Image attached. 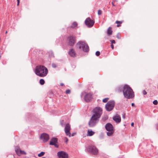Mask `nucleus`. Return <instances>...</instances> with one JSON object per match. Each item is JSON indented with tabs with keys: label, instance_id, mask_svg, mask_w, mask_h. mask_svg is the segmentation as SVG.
Returning <instances> with one entry per match:
<instances>
[{
	"label": "nucleus",
	"instance_id": "f257e3e1",
	"mask_svg": "<svg viewBox=\"0 0 158 158\" xmlns=\"http://www.w3.org/2000/svg\"><path fill=\"white\" fill-rule=\"evenodd\" d=\"M124 88L123 93L124 97L128 99L132 98L134 97V92L129 86L126 85H125Z\"/></svg>",
	"mask_w": 158,
	"mask_h": 158
},
{
	"label": "nucleus",
	"instance_id": "f03ea898",
	"mask_svg": "<svg viewBox=\"0 0 158 158\" xmlns=\"http://www.w3.org/2000/svg\"><path fill=\"white\" fill-rule=\"evenodd\" d=\"M77 46L79 49L82 50L84 52H88L89 51V46L84 41H79L77 43Z\"/></svg>",
	"mask_w": 158,
	"mask_h": 158
},
{
	"label": "nucleus",
	"instance_id": "7ed1b4c3",
	"mask_svg": "<svg viewBox=\"0 0 158 158\" xmlns=\"http://www.w3.org/2000/svg\"><path fill=\"white\" fill-rule=\"evenodd\" d=\"M99 118L92 115L88 122L89 126L93 127L96 125L99 121Z\"/></svg>",
	"mask_w": 158,
	"mask_h": 158
},
{
	"label": "nucleus",
	"instance_id": "20e7f679",
	"mask_svg": "<svg viewBox=\"0 0 158 158\" xmlns=\"http://www.w3.org/2000/svg\"><path fill=\"white\" fill-rule=\"evenodd\" d=\"M93 114L95 117L99 118L102 114V109L99 107H96L94 108L93 111Z\"/></svg>",
	"mask_w": 158,
	"mask_h": 158
},
{
	"label": "nucleus",
	"instance_id": "39448f33",
	"mask_svg": "<svg viewBox=\"0 0 158 158\" xmlns=\"http://www.w3.org/2000/svg\"><path fill=\"white\" fill-rule=\"evenodd\" d=\"M115 102L114 100H110L105 105L106 110L107 111H111L114 108L115 105Z\"/></svg>",
	"mask_w": 158,
	"mask_h": 158
},
{
	"label": "nucleus",
	"instance_id": "423d86ee",
	"mask_svg": "<svg viewBox=\"0 0 158 158\" xmlns=\"http://www.w3.org/2000/svg\"><path fill=\"white\" fill-rule=\"evenodd\" d=\"M67 41L69 45L73 47L76 41V37L73 35H70L68 36Z\"/></svg>",
	"mask_w": 158,
	"mask_h": 158
},
{
	"label": "nucleus",
	"instance_id": "0eeeda50",
	"mask_svg": "<svg viewBox=\"0 0 158 158\" xmlns=\"http://www.w3.org/2000/svg\"><path fill=\"white\" fill-rule=\"evenodd\" d=\"M35 74L40 77H45L48 73V70H34Z\"/></svg>",
	"mask_w": 158,
	"mask_h": 158
},
{
	"label": "nucleus",
	"instance_id": "6e6552de",
	"mask_svg": "<svg viewBox=\"0 0 158 158\" xmlns=\"http://www.w3.org/2000/svg\"><path fill=\"white\" fill-rule=\"evenodd\" d=\"M88 152L93 155H96L98 152V150L94 146L90 145L87 148Z\"/></svg>",
	"mask_w": 158,
	"mask_h": 158
},
{
	"label": "nucleus",
	"instance_id": "1a4fd4ad",
	"mask_svg": "<svg viewBox=\"0 0 158 158\" xmlns=\"http://www.w3.org/2000/svg\"><path fill=\"white\" fill-rule=\"evenodd\" d=\"M70 125L69 123H67L65 125V127L64 128V131L66 135L68 136L69 137L73 136H74L75 133H73L71 135V134L70 132Z\"/></svg>",
	"mask_w": 158,
	"mask_h": 158
},
{
	"label": "nucleus",
	"instance_id": "9d476101",
	"mask_svg": "<svg viewBox=\"0 0 158 158\" xmlns=\"http://www.w3.org/2000/svg\"><path fill=\"white\" fill-rule=\"evenodd\" d=\"M85 22L86 26L89 28L92 27L95 23L94 21L92 20L89 17L86 18Z\"/></svg>",
	"mask_w": 158,
	"mask_h": 158
},
{
	"label": "nucleus",
	"instance_id": "9b49d317",
	"mask_svg": "<svg viewBox=\"0 0 158 158\" xmlns=\"http://www.w3.org/2000/svg\"><path fill=\"white\" fill-rule=\"evenodd\" d=\"M58 143V139L57 138L52 137L50 140L49 144L51 145H54L56 148L59 147V145L57 144Z\"/></svg>",
	"mask_w": 158,
	"mask_h": 158
},
{
	"label": "nucleus",
	"instance_id": "f8f14e48",
	"mask_svg": "<svg viewBox=\"0 0 158 158\" xmlns=\"http://www.w3.org/2000/svg\"><path fill=\"white\" fill-rule=\"evenodd\" d=\"M57 155L59 158H68V154L64 151L58 152Z\"/></svg>",
	"mask_w": 158,
	"mask_h": 158
},
{
	"label": "nucleus",
	"instance_id": "ddd939ff",
	"mask_svg": "<svg viewBox=\"0 0 158 158\" xmlns=\"http://www.w3.org/2000/svg\"><path fill=\"white\" fill-rule=\"evenodd\" d=\"M40 138L44 142H45L49 139V136L48 134L45 133H43L41 135Z\"/></svg>",
	"mask_w": 158,
	"mask_h": 158
},
{
	"label": "nucleus",
	"instance_id": "4468645a",
	"mask_svg": "<svg viewBox=\"0 0 158 158\" xmlns=\"http://www.w3.org/2000/svg\"><path fill=\"white\" fill-rule=\"evenodd\" d=\"M93 98L92 95L90 93L87 94L84 97V99L87 102H90Z\"/></svg>",
	"mask_w": 158,
	"mask_h": 158
},
{
	"label": "nucleus",
	"instance_id": "2eb2a0df",
	"mask_svg": "<svg viewBox=\"0 0 158 158\" xmlns=\"http://www.w3.org/2000/svg\"><path fill=\"white\" fill-rule=\"evenodd\" d=\"M106 130L107 131H114L113 127L112 125L110 123H107L105 126Z\"/></svg>",
	"mask_w": 158,
	"mask_h": 158
},
{
	"label": "nucleus",
	"instance_id": "dca6fc26",
	"mask_svg": "<svg viewBox=\"0 0 158 158\" xmlns=\"http://www.w3.org/2000/svg\"><path fill=\"white\" fill-rule=\"evenodd\" d=\"M113 119L117 123H119L121 121V117L118 114L116 115L113 117Z\"/></svg>",
	"mask_w": 158,
	"mask_h": 158
},
{
	"label": "nucleus",
	"instance_id": "f3484780",
	"mask_svg": "<svg viewBox=\"0 0 158 158\" xmlns=\"http://www.w3.org/2000/svg\"><path fill=\"white\" fill-rule=\"evenodd\" d=\"M69 55L72 57L76 56V53L74 50L73 48L70 49L69 52Z\"/></svg>",
	"mask_w": 158,
	"mask_h": 158
},
{
	"label": "nucleus",
	"instance_id": "a211bd4d",
	"mask_svg": "<svg viewBox=\"0 0 158 158\" xmlns=\"http://www.w3.org/2000/svg\"><path fill=\"white\" fill-rule=\"evenodd\" d=\"M124 86H123V85L119 86L117 87L116 89L117 91L118 92H120L122 91L123 92V89H124Z\"/></svg>",
	"mask_w": 158,
	"mask_h": 158
},
{
	"label": "nucleus",
	"instance_id": "6ab92c4d",
	"mask_svg": "<svg viewBox=\"0 0 158 158\" xmlns=\"http://www.w3.org/2000/svg\"><path fill=\"white\" fill-rule=\"evenodd\" d=\"M77 23L76 22H74L72 23L70 27H69V28L71 27L73 29H74L77 27ZM68 28H69V27H68Z\"/></svg>",
	"mask_w": 158,
	"mask_h": 158
},
{
	"label": "nucleus",
	"instance_id": "aec40b11",
	"mask_svg": "<svg viewBox=\"0 0 158 158\" xmlns=\"http://www.w3.org/2000/svg\"><path fill=\"white\" fill-rule=\"evenodd\" d=\"M95 132L93 131L91 129H89L88 131V136H92L93 135Z\"/></svg>",
	"mask_w": 158,
	"mask_h": 158
},
{
	"label": "nucleus",
	"instance_id": "412c9836",
	"mask_svg": "<svg viewBox=\"0 0 158 158\" xmlns=\"http://www.w3.org/2000/svg\"><path fill=\"white\" fill-rule=\"evenodd\" d=\"M112 28L111 27H109L107 30V34L108 35H110L112 34Z\"/></svg>",
	"mask_w": 158,
	"mask_h": 158
},
{
	"label": "nucleus",
	"instance_id": "4be33fe9",
	"mask_svg": "<svg viewBox=\"0 0 158 158\" xmlns=\"http://www.w3.org/2000/svg\"><path fill=\"white\" fill-rule=\"evenodd\" d=\"M35 69H47L44 66L42 65L37 66L36 67Z\"/></svg>",
	"mask_w": 158,
	"mask_h": 158
},
{
	"label": "nucleus",
	"instance_id": "5701e85b",
	"mask_svg": "<svg viewBox=\"0 0 158 158\" xmlns=\"http://www.w3.org/2000/svg\"><path fill=\"white\" fill-rule=\"evenodd\" d=\"M21 150L19 148H16L15 149V152L18 156H21Z\"/></svg>",
	"mask_w": 158,
	"mask_h": 158
},
{
	"label": "nucleus",
	"instance_id": "b1692460",
	"mask_svg": "<svg viewBox=\"0 0 158 158\" xmlns=\"http://www.w3.org/2000/svg\"><path fill=\"white\" fill-rule=\"evenodd\" d=\"M108 131V132H107L106 134L108 136H110L112 135L114 132V131Z\"/></svg>",
	"mask_w": 158,
	"mask_h": 158
},
{
	"label": "nucleus",
	"instance_id": "393cba45",
	"mask_svg": "<svg viewBox=\"0 0 158 158\" xmlns=\"http://www.w3.org/2000/svg\"><path fill=\"white\" fill-rule=\"evenodd\" d=\"M49 56L50 58L54 57L53 52L52 51H50L48 52Z\"/></svg>",
	"mask_w": 158,
	"mask_h": 158
},
{
	"label": "nucleus",
	"instance_id": "a878e982",
	"mask_svg": "<svg viewBox=\"0 0 158 158\" xmlns=\"http://www.w3.org/2000/svg\"><path fill=\"white\" fill-rule=\"evenodd\" d=\"M115 23L117 24H118L117 25V27H119L120 26V24H121L122 23V22L118 21H116L115 22Z\"/></svg>",
	"mask_w": 158,
	"mask_h": 158
},
{
	"label": "nucleus",
	"instance_id": "bb28decb",
	"mask_svg": "<svg viewBox=\"0 0 158 158\" xmlns=\"http://www.w3.org/2000/svg\"><path fill=\"white\" fill-rule=\"evenodd\" d=\"M45 83L44 80L43 79H40V83L41 85H43Z\"/></svg>",
	"mask_w": 158,
	"mask_h": 158
},
{
	"label": "nucleus",
	"instance_id": "cd10ccee",
	"mask_svg": "<svg viewBox=\"0 0 158 158\" xmlns=\"http://www.w3.org/2000/svg\"><path fill=\"white\" fill-rule=\"evenodd\" d=\"M45 154V152H42L39 154H38V156L39 157H41L44 156Z\"/></svg>",
	"mask_w": 158,
	"mask_h": 158
},
{
	"label": "nucleus",
	"instance_id": "c85d7f7f",
	"mask_svg": "<svg viewBox=\"0 0 158 158\" xmlns=\"http://www.w3.org/2000/svg\"><path fill=\"white\" fill-rule=\"evenodd\" d=\"M109 99V98H105L104 99H103L102 100V102H103L106 103V102Z\"/></svg>",
	"mask_w": 158,
	"mask_h": 158
},
{
	"label": "nucleus",
	"instance_id": "c756f323",
	"mask_svg": "<svg viewBox=\"0 0 158 158\" xmlns=\"http://www.w3.org/2000/svg\"><path fill=\"white\" fill-rule=\"evenodd\" d=\"M99 138L100 139H102L104 138V135L102 133H101L99 136Z\"/></svg>",
	"mask_w": 158,
	"mask_h": 158
},
{
	"label": "nucleus",
	"instance_id": "7c9ffc66",
	"mask_svg": "<svg viewBox=\"0 0 158 158\" xmlns=\"http://www.w3.org/2000/svg\"><path fill=\"white\" fill-rule=\"evenodd\" d=\"M116 37L117 38L119 39H120L121 38V36H120V34L119 33H118L117 35H116Z\"/></svg>",
	"mask_w": 158,
	"mask_h": 158
},
{
	"label": "nucleus",
	"instance_id": "2f4dec72",
	"mask_svg": "<svg viewBox=\"0 0 158 158\" xmlns=\"http://www.w3.org/2000/svg\"><path fill=\"white\" fill-rule=\"evenodd\" d=\"M70 90L69 89H67L65 91V93L66 94H70Z\"/></svg>",
	"mask_w": 158,
	"mask_h": 158
},
{
	"label": "nucleus",
	"instance_id": "473e14b6",
	"mask_svg": "<svg viewBox=\"0 0 158 158\" xmlns=\"http://www.w3.org/2000/svg\"><path fill=\"white\" fill-rule=\"evenodd\" d=\"M158 101L157 100H154L153 102V104L155 105H157L158 104Z\"/></svg>",
	"mask_w": 158,
	"mask_h": 158
},
{
	"label": "nucleus",
	"instance_id": "72a5a7b5",
	"mask_svg": "<svg viewBox=\"0 0 158 158\" xmlns=\"http://www.w3.org/2000/svg\"><path fill=\"white\" fill-rule=\"evenodd\" d=\"M100 53L99 51H97L95 53V54L97 56H98L100 55Z\"/></svg>",
	"mask_w": 158,
	"mask_h": 158
},
{
	"label": "nucleus",
	"instance_id": "f704fd0d",
	"mask_svg": "<svg viewBox=\"0 0 158 158\" xmlns=\"http://www.w3.org/2000/svg\"><path fill=\"white\" fill-rule=\"evenodd\" d=\"M21 154L26 155V153L24 151L21 150Z\"/></svg>",
	"mask_w": 158,
	"mask_h": 158
},
{
	"label": "nucleus",
	"instance_id": "c9c22d12",
	"mask_svg": "<svg viewBox=\"0 0 158 158\" xmlns=\"http://www.w3.org/2000/svg\"><path fill=\"white\" fill-rule=\"evenodd\" d=\"M102 11L101 10H99L98 11V15H100L102 14Z\"/></svg>",
	"mask_w": 158,
	"mask_h": 158
},
{
	"label": "nucleus",
	"instance_id": "e433bc0d",
	"mask_svg": "<svg viewBox=\"0 0 158 158\" xmlns=\"http://www.w3.org/2000/svg\"><path fill=\"white\" fill-rule=\"evenodd\" d=\"M52 66L53 68H55L56 67V64H52Z\"/></svg>",
	"mask_w": 158,
	"mask_h": 158
},
{
	"label": "nucleus",
	"instance_id": "4c0bfd02",
	"mask_svg": "<svg viewBox=\"0 0 158 158\" xmlns=\"http://www.w3.org/2000/svg\"><path fill=\"white\" fill-rule=\"evenodd\" d=\"M110 41L111 43V44H115V41L114 40H111Z\"/></svg>",
	"mask_w": 158,
	"mask_h": 158
},
{
	"label": "nucleus",
	"instance_id": "58836bf2",
	"mask_svg": "<svg viewBox=\"0 0 158 158\" xmlns=\"http://www.w3.org/2000/svg\"><path fill=\"white\" fill-rule=\"evenodd\" d=\"M143 94L144 95H146L147 94V93L146 91L145 90H143Z\"/></svg>",
	"mask_w": 158,
	"mask_h": 158
},
{
	"label": "nucleus",
	"instance_id": "ea45409f",
	"mask_svg": "<svg viewBox=\"0 0 158 158\" xmlns=\"http://www.w3.org/2000/svg\"><path fill=\"white\" fill-rule=\"evenodd\" d=\"M65 139H66V140L65 141V142L67 143L68 141V139L67 137H65Z\"/></svg>",
	"mask_w": 158,
	"mask_h": 158
},
{
	"label": "nucleus",
	"instance_id": "a19ab883",
	"mask_svg": "<svg viewBox=\"0 0 158 158\" xmlns=\"http://www.w3.org/2000/svg\"><path fill=\"white\" fill-rule=\"evenodd\" d=\"M111 47L112 49H113L114 48V46L113 44H111Z\"/></svg>",
	"mask_w": 158,
	"mask_h": 158
},
{
	"label": "nucleus",
	"instance_id": "79ce46f5",
	"mask_svg": "<svg viewBox=\"0 0 158 158\" xmlns=\"http://www.w3.org/2000/svg\"><path fill=\"white\" fill-rule=\"evenodd\" d=\"M17 6H19V2H20V1H19V0H17Z\"/></svg>",
	"mask_w": 158,
	"mask_h": 158
},
{
	"label": "nucleus",
	"instance_id": "37998d69",
	"mask_svg": "<svg viewBox=\"0 0 158 158\" xmlns=\"http://www.w3.org/2000/svg\"><path fill=\"white\" fill-rule=\"evenodd\" d=\"M131 106H135V105L134 103H131Z\"/></svg>",
	"mask_w": 158,
	"mask_h": 158
},
{
	"label": "nucleus",
	"instance_id": "c03bdc74",
	"mask_svg": "<svg viewBox=\"0 0 158 158\" xmlns=\"http://www.w3.org/2000/svg\"><path fill=\"white\" fill-rule=\"evenodd\" d=\"M131 126L133 127L134 125V123L132 122L131 123Z\"/></svg>",
	"mask_w": 158,
	"mask_h": 158
},
{
	"label": "nucleus",
	"instance_id": "a18cd8bd",
	"mask_svg": "<svg viewBox=\"0 0 158 158\" xmlns=\"http://www.w3.org/2000/svg\"><path fill=\"white\" fill-rule=\"evenodd\" d=\"M60 85L61 86H63L64 85V84L63 83H61L60 84Z\"/></svg>",
	"mask_w": 158,
	"mask_h": 158
},
{
	"label": "nucleus",
	"instance_id": "49530a36",
	"mask_svg": "<svg viewBox=\"0 0 158 158\" xmlns=\"http://www.w3.org/2000/svg\"><path fill=\"white\" fill-rule=\"evenodd\" d=\"M156 129L157 130H158V125H157L156 126Z\"/></svg>",
	"mask_w": 158,
	"mask_h": 158
},
{
	"label": "nucleus",
	"instance_id": "de8ad7c7",
	"mask_svg": "<svg viewBox=\"0 0 158 158\" xmlns=\"http://www.w3.org/2000/svg\"><path fill=\"white\" fill-rule=\"evenodd\" d=\"M7 31H6V32H5V33H6V34H7Z\"/></svg>",
	"mask_w": 158,
	"mask_h": 158
},
{
	"label": "nucleus",
	"instance_id": "09e8293b",
	"mask_svg": "<svg viewBox=\"0 0 158 158\" xmlns=\"http://www.w3.org/2000/svg\"><path fill=\"white\" fill-rule=\"evenodd\" d=\"M112 5L113 6H114V4H113V2H112Z\"/></svg>",
	"mask_w": 158,
	"mask_h": 158
}]
</instances>
